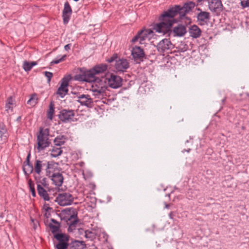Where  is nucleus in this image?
Listing matches in <instances>:
<instances>
[{
    "instance_id": "nucleus-1",
    "label": "nucleus",
    "mask_w": 249,
    "mask_h": 249,
    "mask_svg": "<svg viewBox=\"0 0 249 249\" xmlns=\"http://www.w3.org/2000/svg\"><path fill=\"white\" fill-rule=\"evenodd\" d=\"M170 10L163 12L159 17L160 23L154 25L153 30L156 32L161 33L163 35L168 34L169 35L172 33L171 28L174 23L178 22V20L175 18V16L170 14Z\"/></svg>"
},
{
    "instance_id": "nucleus-2",
    "label": "nucleus",
    "mask_w": 249,
    "mask_h": 249,
    "mask_svg": "<svg viewBox=\"0 0 249 249\" xmlns=\"http://www.w3.org/2000/svg\"><path fill=\"white\" fill-rule=\"evenodd\" d=\"M196 6V4L193 1H188L183 4V6L180 5H175L170 7L169 9L170 10V14L175 17L178 15H179V19L181 20L183 19L184 17L187 14L191 12Z\"/></svg>"
},
{
    "instance_id": "nucleus-3",
    "label": "nucleus",
    "mask_w": 249,
    "mask_h": 249,
    "mask_svg": "<svg viewBox=\"0 0 249 249\" xmlns=\"http://www.w3.org/2000/svg\"><path fill=\"white\" fill-rule=\"evenodd\" d=\"M49 129L40 127L37 134V147L38 152L44 150L49 146L51 142L49 140Z\"/></svg>"
},
{
    "instance_id": "nucleus-4",
    "label": "nucleus",
    "mask_w": 249,
    "mask_h": 249,
    "mask_svg": "<svg viewBox=\"0 0 249 249\" xmlns=\"http://www.w3.org/2000/svg\"><path fill=\"white\" fill-rule=\"evenodd\" d=\"M81 73L75 76V79L80 81H85L88 83L93 82L97 77L96 76L93 69L86 70L84 68L80 69Z\"/></svg>"
},
{
    "instance_id": "nucleus-5",
    "label": "nucleus",
    "mask_w": 249,
    "mask_h": 249,
    "mask_svg": "<svg viewBox=\"0 0 249 249\" xmlns=\"http://www.w3.org/2000/svg\"><path fill=\"white\" fill-rule=\"evenodd\" d=\"M74 200V197L69 193H62L59 194L56 197L55 201L62 206L71 205Z\"/></svg>"
},
{
    "instance_id": "nucleus-6",
    "label": "nucleus",
    "mask_w": 249,
    "mask_h": 249,
    "mask_svg": "<svg viewBox=\"0 0 249 249\" xmlns=\"http://www.w3.org/2000/svg\"><path fill=\"white\" fill-rule=\"evenodd\" d=\"M75 113L73 110L63 109L59 112L58 118L64 123H70L73 121V117Z\"/></svg>"
},
{
    "instance_id": "nucleus-7",
    "label": "nucleus",
    "mask_w": 249,
    "mask_h": 249,
    "mask_svg": "<svg viewBox=\"0 0 249 249\" xmlns=\"http://www.w3.org/2000/svg\"><path fill=\"white\" fill-rule=\"evenodd\" d=\"M72 93L77 95L78 99L77 102L79 103L82 106H85L88 108H92L94 106L93 99L90 97L89 94H79L78 93Z\"/></svg>"
},
{
    "instance_id": "nucleus-8",
    "label": "nucleus",
    "mask_w": 249,
    "mask_h": 249,
    "mask_svg": "<svg viewBox=\"0 0 249 249\" xmlns=\"http://www.w3.org/2000/svg\"><path fill=\"white\" fill-rule=\"evenodd\" d=\"M107 82L108 86L112 89H118L122 86V78L114 74H111L109 77H107Z\"/></svg>"
},
{
    "instance_id": "nucleus-9",
    "label": "nucleus",
    "mask_w": 249,
    "mask_h": 249,
    "mask_svg": "<svg viewBox=\"0 0 249 249\" xmlns=\"http://www.w3.org/2000/svg\"><path fill=\"white\" fill-rule=\"evenodd\" d=\"M77 214V212L75 209H73L72 214L67 220L69 225L68 231L69 232H73L76 229L77 224L80 222L78 218Z\"/></svg>"
},
{
    "instance_id": "nucleus-10",
    "label": "nucleus",
    "mask_w": 249,
    "mask_h": 249,
    "mask_svg": "<svg viewBox=\"0 0 249 249\" xmlns=\"http://www.w3.org/2000/svg\"><path fill=\"white\" fill-rule=\"evenodd\" d=\"M208 4L209 9L212 12L219 14L223 10L221 0H206Z\"/></svg>"
},
{
    "instance_id": "nucleus-11",
    "label": "nucleus",
    "mask_w": 249,
    "mask_h": 249,
    "mask_svg": "<svg viewBox=\"0 0 249 249\" xmlns=\"http://www.w3.org/2000/svg\"><path fill=\"white\" fill-rule=\"evenodd\" d=\"M152 33V31L150 29L141 30L138 32L137 35L132 39L131 42L135 43L139 41L141 44H145V40L148 38V36Z\"/></svg>"
},
{
    "instance_id": "nucleus-12",
    "label": "nucleus",
    "mask_w": 249,
    "mask_h": 249,
    "mask_svg": "<svg viewBox=\"0 0 249 249\" xmlns=\"http://www.w3.org/2000/svg\"><path fill=\"white\" fill-rule=\"evenodd\" d=\"M172 44L168 39L161 40L157 45V49L160 53H163L171 49Z\"/></svg>"
},
{
    "instance_id": "nucleus-13",
    "label": "nucleus",
    "mask_w": 249,
    "mask_h": 249,
    "mask_svg": "<svg viewBox=\"0 0 249 249\" xmlns=\"http://www.w3.org/2000/svg\"><path fill=\"white\" fill-rule=\"evenodd\" d=\"M72 12V9L68 1H66L64 3V7L62 12V18L63 22L65 24H66L69 22Z\"/></svg>"
},
{
    "instance_id": "nucleus-14",
    "label": "nucleus",
    "mask_w": 249,
    "mask_h": 249,
    "mask_svg": "<svg viewBox=\"0 0 249 249\" xmlns=\"http://www.w3.org/2000/svg\"><path fill=\"white\" fill-rule=\"evenodd\" d=\"M129 64L126 59H118L116 60L115 67L118 71H124L128 69Z\"/></svg>"
},
{
    "instance_id": "nucleus-15",
    "label": "nucleus",
    "mask_w": 249,
    "mask_h": 249,
    "mask_svg": "<svg viewBox=\"0 0 249 249\" xmlns=\"http://www.w3.org/2000/svg\"><path fill=\"white\" fill-rule=\"evenodd\" d=\"M49 177L51 178L53 183L57 187L62 186L64 178L62 174L59 172L53 173L52 175H50Z\"/></svg>"
},
{
    "instance_id": "nucleus-16",
    "label": "nucleus",
    "mask_w": 249,
    "mask_h": 249,
    "mask_svg": "<svg viewBox=\"0 0 249 249\" xmlns=\"http://www.w3.org/2000/svg\"><path fill=\"white\" fill-rule=\"evenodd\" d=\"M172 32L174 34L175 36L181 37L187 33L186 27L181 24H179L173 28Z\"/></svg>"
},
{
    "instance_id": "nucleus-17",
    "label": "nucleus",
    "mask_w": 249,
    "mask_h": 249,
    "mask_svg": "<svg viewBox=\"0 0 249 249\" xmlns=\"http://www.w3.org/2000/svg\"><path fill=\"white\" fill-rule=\"evenodd\" d=\"M131 54L134 58L138 59H141L145 56L143 49L140 47L136 46L133 48Z\"/></svg>"
},
{
    "instance_id": "nucleus-18",
    "label": "nucleus",
    "mask_w": 249,
    "mask_h": 249,
    "mask_svg": "<svg viewBox=\"0 0 249 249\" xmlns=\"http://www.w3.org/2000/svg\"><path fill=\"white\" fill-rule=\"evenodd\" d=\"M51 221L53 223H50L48 224V227L50 229V230L52 233L54 235L57 232L59 231L60 228L61 227V224L55 219L51 218Z\"/></svg>"
},
{
    "instance_id": "nucleus-19",
    "label": "nucleus",
    "mask_w": 249,
    "mask_h": 249,
    "mask_svg": "<svg viewBox=\"0 0 249 249\" xmlns=\"http://www.w3.org/2000/svg\"><path fill=\"white\" fill-rule=\"evenodd\" d=\"M45 160H36L34 164L35 173L40 176L42 171V168L45 167Z\"/></svg>"
},
{
    "instance_id": "nucleus-20",
    "label": "nucleus",
    "mask_w": 249,
    "mask_h": 249,
    "mask_svg": "<svg viewBox=\"0 0 249 249\" xmlns=\"http://www.w3.org/2000/svg\"><path fill=\"white\" fill-rule=\"evenodd\" d=\"M189 33L191 37L196 38L200 36L201 30L197 25H193L190 27Z\"/></svg>"
},
{
    "instance_id": "nucleus-21",
    "label": "nucleus",
    "mask_w": 249,
    "mask_h": 249,
    "mask_svg": "<svg viewBox=\"0 0 249 249\" xmlns=\"http://www.w3.org/2000/svg\"><path fill=\"white\" fill-rule=\"evenodd\" d=\"M44 188L45 187L42 186L41 185L38 184L37 185V193L38 195L45 201H49L50 200V197L47 191Z\"/></svg>"
},
{
    "instance_id": "nucleus-22",
    "label": "nucleus",
    "mask_w": 249,
    "mask_h": 249,
    "mask_svg": "<svg viewBox=\"0 0 249 249\" xmlns=\"http://www.w3.org/2000/svg\"><path fill=\"white\" fill-rule=\"evenodd\" d=\"M93 82L96 83V85L100 87V89H102L106 91L108 87V84L107 82V78L102 77L101 78L97 77L96 80Z\"/></svg>"
},
{
    "instance_id": "nucleus-23",
    "label": "nucleus",
    "mask_w": 249,
    "mask_h": 249,
    "mask_svg": "<svg viewBox=\"0 0 249 249\" xmlns=\"http://www.w3.org/2000/svg\"><path fill=\"white\" fill-rule=\"evenodd\" d=\"M34 170L33 164L31 162L23 163V171L26 178H28L29 175L32 174Z\"/></svg>"
},
{
    "instance_id": "nucleus-24",
    "label": "nucleus",
    "mask_w": 249,
    "mask_h": 249,
    "mask_svg": "<svg viewBox=\"0 0 249 249\" xmlns=\"http://www.w3.org/2000/svg\"><path fill=\"white\" fill-rule=\"evenodd\" d=\"M7 139V132L5 125L2 123H0V142H4Z\"/></svg>"
},
{
    "instance_id": "nucleus-25",
    "label": "nucleus",
    "mask_w": 249,
    "mask_h": 249,
    "mask_svg": "<svg viewBox=\"0 0 249 249\" xmlns=\"http://www.w3.org/2000/svg\"><path fill=\"white\" fill-rule=\"evenodd\" d=\"M86 248V244L84 241L75 240L70 244L69 249H84Z\"/></svg>"
},
{
    "instance_id": "nucleus-26",
    "label": "nucleus",
    "mask_w": 249,
    "mask_h": 249,
    "mask_svg": "<svg viewBox=\"0 0 249 249\" xmlns=\"http://www.w3.org/2000/svg\"><path fill=\"white\" fill-rule=\"evenodd\" d=\"M196 18L198 21L205 22L206 20L210 19V14L206 11L199 12L197 14Z\"/></svg>"
},
{
    "instance_id": "nucleus-27",
    "label": "nucleus",
    "mask_w": 249,
    "mask_h": 249,
    "mask_svg": "<svg viewBox=\"0 0 249 249\" xmlns=\"http://www.w3.org/2000/svg\"><path fill=\"white\" fill-rule=\"evenodd\" d=\"M34 178L37 185L39 184L44 187L48 188V184L47 183L46 178H43L41 179V177L39 176H36L35 174L34 175Z\"/></svg>"
},
{
    "instance_id": "nucleus-28",
    "label": "nucleus",
    "mask_w": 249,
    "mask_h": 249,
    "mask_svg": "<svg viewBox=\"0 0 249 249\" xmlns=\"http://www.w3.org/2000/svg\"><path fill=\"white\" fill-rule=\"evenodd\" d=\"M54 237L57 240L59 243L68 242L69 240V236L65 233H55Z\"/></svg>"
},
{
    "instance_id": "nucleus-29",
    "label": "nucleus",
    "mask_w": 249,
    "mask_h": 249,
    "mask_svg": "<svg viewBox=\"0 0 249 249\" xmlns=\"http://www.w3.org/2000/svg\"><path fill=\"white\" fill-rule=\"evenodd\" d=\"M107 66L106 64H100L95 66L92 68L93 71L95 74L102 73L105 71L107 69Z\"/></svg>"
},
{
    "instance_id": "nucleus-30",
    "label": "nucleus",
    "mask_w": 249,
    "mask_h": 249,
    "mask_svg": "<svg viewBox=\"0 0 249 249\" xmlns=\"http://www.w3.org/2000/svg\"><path fill=\"white\" fill-rule=\"evenodd\" d=\"M67 138L64 135H59L53 140V142L56 146H60L65 143Z\"/></svg>"
},
{
    "instance_id": "nucleus-31",
    "label": "nucleus",
    "mask_w": 249,
    "mask_h": 249,
    "mask_svg": "<svg viewBox=\"0 0 249 249\" xmlns=\"http://www.w3.org/2000/svg\"><path fill=\"white\" fill-rule=\"evenodd\" d=\"M37 65V62L36 61H33L31 62L24 61L23 63V69L25 71H30L32 68Z\"/></svg>"
},
{
    "instance_id": "nucleus-32",
    "label": "nucleus",
    "mask_w": 249,
    "mask_h": 249,
    "mask_svg": "<svg viewBox=\"0 0 249 249\" xmlns=\"http://www.w3.org/2000/svg\"><path fill=\"white\" fill-rule=\"evenodd\" d=\"M55 163L54 161H47L45 160V170L47 176H50L52 172L51 169H53Z\"/></svg>"
},
{
    "instance_id": "nucleus-33",
    "label": "nucleus",
    "mask_w": 249,
    "mask_h": 249,
    "mask_svg": "<svg viewBox=\"0 0 249 249\" xmlns=\"http://www.w3.org/2000/svg\"><path fill=\"white\" fill-rule=\"evenodd\" d=\"M68 92V88H66L60 86L58 88L56 92V94L58 95L61 98H64V96L67 94Z\"/></svg>"
},
{
    "instance_id": "nucleus-34",
    "label": "nucleus",
    "mask_w": 249,
    "mask_h": 249,
    "mask_svg": "<svg viewBox=\"0 0 249 249\" xmlns=\"http://www.w3.org/2000/svg\"><path fill=\"white\" fill-rule=\"evenodd\" d=\"M54 111V105L53 102H51L49 105V109L47 111V117L50 120H52Z\"/></svg>"
},
{
    "instance_id": "nucleus-35",
    "label": "nucleus",
    "mask_w": 249,
    "mask_h": 249,
    "mask_svg": "<svg viewBox=\"0 0 249 249\" xmlns=\"http://www.w3.org/2000/svg\"><path fill=\"white\" fill-rule=\"evenodd\" d=\"M62 153L61 148L53 147L50 155L51 157L56 158L60 156Z\"/></svg>"
},
{
    "instance_id": "nucleus-36",
    "label": "nucleus",
    "mask_w": 249,
    "mask_h": 249,
    "mask_svg": "<svg viewBox=\"0 0 249 249\" xmlns=\"http://www.w3.org/2000/svg\"><path fill=\"white\" fill-rule=\"evenodd\" d=\"M93 92V95L97 98H100L101 97H103L105 93H106V91L102 89H100V90H91Z\"/></svg>"
},
{
    "instance_id": "nucleus-37",
    "label": "nucleus",
    "mask_w": 249,
    "mask_h": 249,
    "mask_svg": "<svg viewBox=\"0 0 249 249\" xmlns=\"http://www.w3.org/2000/svg\"><path fill=\"white\" fill-rule=\"evenodd\" d=\"M71 79V76L70 75L64 77L62 79V82L60 86L67 88L69 85V82Z\"/></svg>"
},
{
    "instance_id": "nucleus-38",
    "label": "nucleus",
    "mask_w": 249,
    "mask_h": 249,
    "mask_svg": "<svg viewBox=\"0 0 249 249\" xmlns=\"http://www.w3.org/2000/svg\"><path fill=\"white\" fill-rule=\"evenodd\" d=\"M38 98L36 94H33L31 95V98L28 101L27 103L32 105L35 106L37 103Z\"/></svg>"
},
{
    "instance_id": "nucleus-39",
    "label": "nucleus",
    "mask_w": 249,
    "mask_h": 249,
    "mask_svg": "<svg viewBox=\"0 0 249 249\" xmlns=\"http://www.w3.org/2000/svg\"><path fill=\"white\" fill-rule=\"evenodd\" d=\"M67 55H63L62 56H61V57L59 58V56H58L57 57H56L55 59H54V60H53L51 62V64L52 65H53V64H57L62 61H63L65 59V58L66 57Z\"/></svg>"
},
{
    "instance_id": "nucleus-40",
    "label": "nucleus",
    "mask_w": 249,
    "mask_h": 249,
    "mask_svg": "<svg viewBox=\"0 0 249 249\" xmlns=\"http://www.w3.org/2000/svg\"><path fill=\"white\" fill-rule=\"evenodd\" d=\"M84 233L86 238L92 240L94 238V233L90 231L86 230L84 231Z\"/></svg>"
},
{
    "instance_id": "nucleus-41",
    "label": "nucleus",
    "mask_w": 249,
    "mask_h": 249,
    "mask_svg": "<svg viewBox=\"0 0 249 249\" xmlns=\"http://www.w3.org/2000/svg\"><path fill=\"white\" fill-rule=\"evenodd\" d=\"M68 242L59 243L56 246L57 249H67L68 247Z\"/></svg>"
},
{
    "instance_id": "nucleus-42",
    "label": "nucleus",
    "mask_w": 249,
    "mask_h": 249,
    "mask_svg": "<svg viewBox=\"0 0 249 249\" xmlns=\"http://www.w3.org/2000/svg\"><path fill=\"white\" fill-rule=\"evenodd\" d=\"M28 185L31 192L35 191V184L31 179L28 180Z\"/></svg>"
},
{
    "instance_id": "nucleus-43",
    "label": "nucleus",
    "mask_w": 249,
    "mask_h": 249,
    "mask_svg": "<svg viewBox=\"0 0 249 249\" xmlns=\"http://www.w3.org/2000/svg\"><path fill=\"white\" fill-rule=\"evenodd\" d=\"M44 73V75H45V76L47 78L48 83H50V82L51 81V78H52V77L53 76V73L51 72H49V71H45Z\"/></svg>"
},
{
    "instance_id": "nucleus-44",
    "label": "nucleus",
    "mask_w": 249,
    "mask_h": 249,
    "mask_svg": "<svg viewBox=\"0 0 249 249\" xmlns=\"http://www.w3.org/2000/svg\"><path fill=\"white\" fill-rule=\"evenodd\" d=\"M241 5L243 7H249V0H241Z\"/></svg>"
},
{
    "instance_id": "nucleus-45",
    "label": "nucleus",
    "mask_w": 249,
    "mask_h": 249,
    "mask_svg": "<svg viewBox=\"0 0 249 249\" xmlns=\"http://www.w3.org/2000/svg\"><path fill=\"white\" fill-rule=\"evenodd\" d=\"M117 58V54L116 53H114L113 54L112 56H111L109 58H108L107 61L109 63H111L113 62L114 61H116Z\"/></svg>"
},
{
    "instance_id": "nucleus-46",
    "label": "nucleus",
    "mask_w": 249,
    "mask_h": 249,
    "mask_svg": "<svg viewBox=\"0 0 249 249\" xmlns=\"http://www.w3.org/2000/svg\"><path fill=\"white\" fill-rule=\"evenodd\" d=\"M100 87L96 85V83L93 82L90 90H100Z\"/></svg>"
},
{
    "instance_id": "nucleus-47",
    "label": "nucleus",
    "mask_w": 249,
    "mask_h": 249,
    "mask_svg": "<svg viewBox=\"0 0 249 249\" xmlns=\"http://www.w3.org/2000/svg\"><path fill=\"white\" fill-rule=\"evenodd\" d=\"M11 106L12 105H9V104H6L5 108H6V110L8 112V111L9 110H11V111H12V107H11Z\"/></svg>"
},
{
    "instance_id": "nucleus-48",
    "label": "nucleus",
    "mask_w": 249,
    "mask_h": 249,
    "mask_svg": "<svg viewBox=\"0 0 249 249\" xmlns=\"http://www.w3.org/2000/svg\"><path fill=\"white\" fill-rule=\"evenodd\" d=\"M30 157H31V154H30V153H28V155L27 156L26 160L23 163H29V162H31V161H30Z\"/></svg>"
},
{
    "instance_id": "nucleus-49",
    "label": "nucleus",
    "mask_w": 249,
    "mask_h": 249,
    "mask_svg": "<svg viewBox=\"0 0 249 249\" xmlns=\"http://www.w3.org/2000/svg\"><path fill=\"white\" fill-rule=\"evenodd\" d=\"M13 99L11 96L9 97L7 99V103L6 104L12 105H13Z\"/></svg>"
},
{
    "instance_id": "nucleus-50",
    "label": "nucleus",
    "mask_w": 249,
    "mask_h": 249,
    "mask_svg": "<svg viewBox=\"0 0 249 249\" xmlns=\"http://www.w3.org/2000/svg\"><path fill=\"white\" fill-rule=\"evenodd\" d=\"M71 47V44H68L64 46V49L66 51H69Z\"/></svg>"
},
{
    "instance_id": "nucleus-51",
    "label": "nucleus",
    "mask_w": 249,
    "mask_h": 249,
    "mask_svg": "<svg viewBox=\"0 0 249 249\" xmlns=\"http://www.w3.org/2000/svg\"><path fill=\"white\" fill-rule=\"evenodd\" d=\"M183 18H185L186 20L188 21L189 23H191V18L190 17H188L185 15Z\"/></svg>"
},
{
    "instance_id": "nucleus-52",
    "label": "nucleus",
    "mask_w": 249,
    "mask_h": 249,
    "mask_svg": "<svg viewBox=\"0 0 249 249\" xmlns=\"http://www.w3.org/2000/svg\"><path fill=\"white\" fill-rule=\"evenodd\" d=\"M78 230V233L79 234H82L83 233V232L85 231H84V230L82 228H79Z\"/></svg>"
},
{
    "instance_id": "nucleus-53",
    "label": "nucleus",
    "mask_w": 249,
    "mask_h": 249,
    "mask_svg": "<svg viewBox=\"0 0 249 249\" xmlns=\"http://www.w3.org/2000/svg\"><path fill=\"white\" fill-rule=\"evenodd\" d=\"M173 216H174L173 212H170L169 214V216L170 218L173 219Z\"/></svg>"
},
{
    "instance_id": "nucleus-54",
    "label": "nucleus",
    "mask_w": 249,
    "mask_h": 249,
    "mask_svg": "<svg viewBox=\"0 0 249 249\" xmlns=\"http://www.w3.org/2000/svg\"><path fill=\"white\" fill-rule=\"evenodd\" d=\"M31 194H32V196L33 197H36V191H33V192H31Z\"/></svg>"
},
{
    "instance_id": "nucleus-55",
    "label": "nucleus",
    "mask_w": 249,
    "mask_h": 249,
    "mask_svg": "<svg viewBox=\"0 0 249 249\" xmlns=\"http://www.w3.org/2000/svg\"><path fill=\"white\" fill-rule=\"evenodd\" d=\"M170 206V204H165V208L166 209L169 208Z\"/></svg>"
},
{
    "instance_id": "nucleus-56",
    "label": "nucleus",
    "mask_w": 249,
    "mask_h": 249,
    "mask_svg": "<svg viewBox=\"0 0 249 249\" xmlns=\"http://www.w3.org/2000/svg\"><path fill=\"white\" fill-rule=\"evenodd\" d=\"M21 116H18L17 119V121L18 122H19L21 120Z\"/></svg>"
},
{
    "instance_id": "nucleus-57",
    "label": "nucleus",
    "mask_w": 249,
    "mask_h": 249,
    "mask_svg": "<svg viewBox=\"0 0 249 249\" xmlns=\"http://www.w3.org/2000/svg\"><path fill=\"white\" fill-rule=\"evenodd\" d=\"M196 10L198 11H200V12H203L200 8H196Z\"/></svg>"
},
{
    "instance_id": "nucleus-58",
    "label": "nucleus",
    "mask_w": 249,
    "mask_h": 249,
    "mask_svg": "<svg viewBox=\"0 0 249 249\" xmlns=\"http://www.w3.org/2000/svg\"><path fill=\"white\" fill-rule=\"evenodd\" d=\"M52 208H50V207H48L46 209V211H49V210H51Z\"/></svg>"
},
{
    "instance_id": "nucleus-59",
    "label": "nucleus",
    "mask_w": 249,
    "mask_h": 249,
    "mask_svg": "<svg viewBox=\"0 0 249 249\" xmlns=\"http://www.w3.org/2000/svg\"><path fill=\"white\" fill-rule=\"evenodd\" d=\"M203 0H197V1H198V2H200L202 1Z\"/></svg>"
},
{
    "instance_id": "nucleus-60",
    "label": "nucleus",
    "mask_w": 249,
    "mask_h": 249,
    "mask_svg": "<svg viewBox=\"0 0 249 249\" xmlns=\"http://www.w3.org/2000/svg\"><path fill=\"white\" fill-rule=\"evenodd\" d=\"M225 98H224V99H222V102L223 103H224V102H225Z\"/></svg>"
},
{
    "instance_id": "nucleus-61",
    "label": "nucleus",
    "mask_w": 249,
    "mask_h": 249,
    "mask_svg": "<svg viewBox=\"0 0 249 249\" xmlns=\"http://www.w3.org/2000/svg\"><path fill=\"white\" fill-rule=\"evenodd\" d=\"M190 149H188V150H187L186 151H187V152H189L190 151Z\"/></svg>"
}]
</instances>
